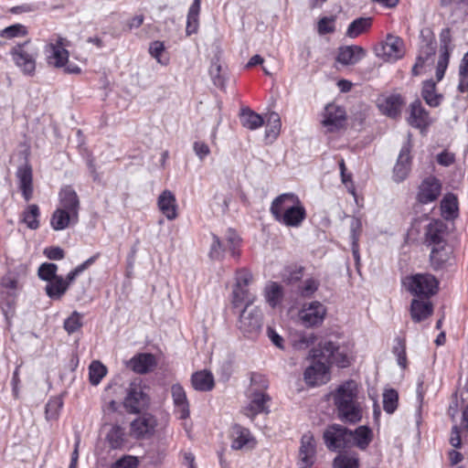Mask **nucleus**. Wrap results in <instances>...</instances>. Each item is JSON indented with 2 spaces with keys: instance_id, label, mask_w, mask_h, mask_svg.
I'll list each match as a JSON object with an SVG mask.
<instances>
[{
  "instance_id": "2",
  "label": "nucleus",
  "mask_w": 468,
  "mask_h": 468,
  "mask_svg": "<svg viewBox=\"0 0 468 468\" xmlns=\"http://www.w3.org/2000/svg\"><path fill=\"white\" fill-rule=\"evenodd\" d=\"M273 218L286 227L298 228L306 218V210L298 196L283 193L276 197L270 207Z\"/></svg>"
},
{
  "instance_id": "16",
  "label": "nucleus",
  "mask_w": 468,
  "mask_h": 468,
  "mask_svg": "<svg viewBox=\"0 0 468 468\" xmlns=\"http://www.w3.org/2000/svg\"><path fill=\"white\" fill-rule=\"evenodd\" d=\"M411 145L410 141L403 144L400 149L397 163L393 169L394 181L399 183L406 179L410 170L411 156H410Z\"/></svg>"
},
{
  "instance_id": "27",
  "label": "nucleus",
  "mask_w": 468,
  "mask_h": 468,
  "mask_svg": "<svg viewBox=\"0 0 468 468\" xmlns=\"http://www.w3.org/2000/svg\"><path fill=\"white\" fill-rule=\"evenodd\" d=\"M433 306L430 301L413 299L410 303V316L415 323H420L432 314Z\"/></svg>"
},
{
  "instance_id": "48",
  "label": "nucleus",
  "mask_w": 468,
  "mask_h": 468,
  "mask_svg": "<svg viewBox=\"0 0 468 468\" xmlns=\"http://www.w3.org/2000/svg\"><path fill=\"white\" fill-rule=\"evenodd\" d=\"M303 267L292 264L284 268L282 277L283 282L292 284L299 282L303 276Z\"/></svg>"
},
{
  "instance_id": "32",
  "label": "nucleus",
  "mask_w": 468,
  "mask_h": 468,
  "mask_svg": "<svg viewBox=\"0 0 468 468\" xmlns=\"http://www.w3.org/2000/svg\"><path fill=\"white\" fill-rule=\"evenodd\" d=\"M73 224V216L72 213L67 211L66 209H61L58 207L52 214L50 219V225L55 230H62L69 227V225Z\"/></svg>"
},
{
  "instance_id": "23",
  "label": "nucleus",
  "mask_w": 468,
  "mask_h": 468,
  "mask_svg": "<svg viewBox=\"0 0 468 468\" xmlns=\"http://www.w3.org/2000/svg\"><path fill=\"white\" fill-rule=\"evenodd\" d=\"M230 437L233 450H241L253 441L250 430L237 423L231 427Z\"/></svg>"
},
{
  "instance_id": "51",
  "label": "nucleus",
  "mask_w": 468,
  "mask_h": 468,
  "mask_svg": "<svg viewBox=\"0 0 468 468\" xmlns=\"http://www.w3.org/2000/svg\"><path fill=\"white\" fill-rule=\"evenodd\" d=\"M212 243L209 250V258L215 261H220L224 257V252L228 250V247L224 241L216 234H212Z\"/></svg>"
},
{
  "instance_id": "42",
  "label": "nucleus",
  "mask_w": 468,
  "mask_h": 468,
  "mask_svg": "<svg viewBox=\"0 0 468 468\" xmlns=\"http://www.w3.org/2000/svg\"><path fill=\"white\" fill-rule=\"evenodd\" d=\"M200 12V4L196 2L192 3L189 7L186 18V36H191L192 34H196L198 29V16Z\"/></svg>"
},
{
  "instance_id": "53",
  "label": "nucleus",
  "mask_w": 468,
  "mask_h": 468,
  "mask_svg": "<svg viewBox=\"0 0 468 468\" xmlns=\"http://www.w3.org/2000/svg\"><path fill=\"white\" fill-rule=\"evenodd\" d=\"M58 269V265L55 263L44 262L38 267L37 276L42 281L52 282L59 276L57 274Z\"/></svg>"
},
{
  "instance_id": "39",
  "label": "nucleus",
  "mask_w": 468,
  "mask_h": 468,
  "mask_svg": "<svg viewBox=\"0 0 468 468\" xmlns=\"http://www.w3.org/2000/svg\"><path fill=\"white\" fill-rule=\"evenodd\" d=\"M372 25L371 17H358L353 20L347 27L346 36L355 38L366 32Z\"/></svg>"
},
{
  "instance_id": "30",
  "label": "nucleus",
  "mask_w": 468,
  "mask_h": 468,
  "mask_svg": "<svg viewBox=\"0 0 468 468\" xmlns=\"http://www.w3.org/2000/svg\"><path fill=\"white\" fill-rule=\"evenodd\" d=\"M445 226L442 222L430 223L427 227L426 240L434 247H443Z\"/></svg>"
},
{
  "instance_id": "44",
  "label": "nucleus",
  "mask_w": 468,
  "mask_h": 468,
  "mask_svg": "<svg viewBox=\"0 0 468 468\" xmlns=\"http://www.w3.org/2000/svg\"><path fill=\"white\" fill-rule=\"evenodd\" d=\"M100 257V253H96L95 255L91 256L88 260H86L81 264L78 265L76 268H74L72 271H70L66 278L64 279V283L66 284V288L69 289L70 284L76 280V278L82 273L85 270L90 268L96 260Z\"/></svg>"
},
{
  "instance_id": "41",
  "label": "nucleus",
  "mask_w": 468,
  "mask_h": 468,
  "mask_svg": "<svg viewBox=\"0 0 468 468\" xmlns=\"http://www.w3.org/2000/svg\"><path fill=\"white\" fill-rule=\"evenodd\" d=\"M39 216L40 211L38 206L36 204L28 205L22 213V222L30 229H37L39 228Z\"/></svg>"
},
{
  "instance_id": "52",
  "label": "nucleus",
  "mask_w": 468,
  "mask_h": 468,
  "mask_svg": "<svg viewBox=\"0 0 468 468\" xmlns=\"http://www.w3.org/2000/svg\"><path fill=\"white\" fill-rule=\"evenodd\" d=\"M315 337L313 334H306L304 332L297 333L292 338V344L294 349L303 350L307 349L314 343Z\"/></svg>"
},
{
  "instance_id": "45",
  "label": "nucleus",
  "mask_w": 468,
  "mask_h": 468,
  "mask_svg": "<svg viewBox=\"0 0 468 468\" xmlns=\"http://www.w3.org/2000/svg\"><path fill=\"white\" fill-rule=\"evenodd\" d=\"M63 407L61 396L52 397L48 399L45 407V415L48 420H56L59 417L60 410Z\"/></svg>"
},
{
  "instance_id": "60",
  "label": "nucleus",
  "mask_w": 468,
  "mask_h": 468,
  "mask_svg": "<svg viewBox=\"0 0 468 468\" xmlns=\"http://www.w3.org/2000/svg\"><path fill=\"white\" fill-rule=\"evenodd\" d=\"M395 346L392 348L393 354L398 358V363L399 366L405 367H406V344L405 340L401 337H397L395 339Z\"/></svg>"
},
{
  "instance_id": "5",
  "label": "nucleus",
  "mask_w": 468,
  "mask_h": 468,
  "mask_svg": "<svg viewBox=\"0 0 468 468\" xmlns=\"http://www.w3.org/2000/svg\"><path fill=\"white\" fill-rule=\"evenodd\" d=\"M324 440L331 452H339L354 446L353 431L336 423L329 425L324 431Z\"/></svg>"
},
{
  "instance_id": "37",
  "label": "nucleus",
  "mask_w": 468,
  "mask_h": 468,
  "mask_svg": "<svg viewBox=\"0 0 468 468\" xmlns=\"http://www.w3.org/2000/svg\"><path fill=\"white\" fill-rule=\"evenodd\" d=\"M49 54L47 57L48 63L56 68H62L68 62L69 51L62 47H48Z\"/></svg>"
},
{
  "instance_id": "21",
  "label": "nucleus",
  "mask_w": 468,
  "mask_h": 468,
  "mask_svg": "<svg viewBox=\"0 0 468 468\" xmlns=\"http://www.w3.org/2000/svg\"><path fill=\"white\" fill-rule=\"evenodd\" d=\"M366 56V50L356 45L340 47L336 61L344 66L355 65Z\"/></svg>"
},
{
  "instance_id": "17",
  "label": "nucleus",
  "mask_w": 468,
  "mask_h": 468,
  "mask_svg": "<svg viewBox=\"0 0 468 468\" xmlns=\"http://www.w3.org/2000/svg\"><path fill=\"white\" fill-rule=\"evenodd\" d=\"M58 197L61 206L59 208L71 212L73 224L77 223L79 219L80 199L76 191L71 186H65L60 189Z\"/></svg>"
},
{
  "instance_id": "24",
  "label": "nucleus",
  "mask_w": 468,
  "mask_h": 468,
  "mask_svg": "<svg viewBox=\"0 0 468 468\" xmlns=\"http://www.w3.org/2000/svg\"><path fill=\"white\" fill-rule=\"evenodd\" d=\"M335 348V343L332 341L324 340L319 343L316 348L311 350V357L314 361H320L325 367L331 366V360Z\"/></svg>"
},
{
  "instance_id": "61",
  "label": "nucleus",
  "mask_w": 468,
  "mask_h": 468,
  "mask_svg": "<svg viewBox=\"0 0 468 468\" xmlns=\"http://www.w3.org/2000/svg\"><path fill=\"white\" fill-rule=\"evenodd\" d=\"M443 247H433L431 251V262L435 270L442 268L443 264L447 261V256L442 252Z\"/></svg>"
},
{
  "instance_id": "8",
  "label": "nucleus",
  "mask_w": 468,
  "mask_h": 468,
  "mask_svg": "<svg viewBox=\"0 0 468 468\" xmlns=\"http://www.w3.org/2000/svg\"><path fill=\"white\" fill-rule=\"evenodd\" d=\"M0 286V305L3 312L6 314L15 308L18 281L13 275H5L2 278Z\"/></svg>"
},
{
  "instance_id": "43",
  "label": "nucleus",
  "mask_w": 468,
  "mask_h": 468,
  "mask_svg": "<svg viewBox=\"0 0 468 468\" xmlns=\"http://www.w3.org/2000/svg\"><path fill=\"white\" fill-rule=\"evenodd\" d=\"M209 75L213 80V83L218 88L223 90L226 86L227 73L226 69L218 63V59L212 61L209 68Z\"/></svg>"
},
{
  "instance_id": "7",
  "label": "nucleus",
  "mask_w": 468,
  "mask_h": 468,
  "mask_svg": "<svg viewBox=\"0 0 468 468\" xmlns=\"http://www.w3.org/2000/svg\"><path fill=\"white\" fill-rule=\"evenodd\" d=\"M403 40L392 35H388L385 41L375 48V53L384 61L394 62L404 56Z\"/></svg>"
},
{
  "instance_id": "25",
  "label": "nucleus",
  "mask_w": 468,
  "mask_h": 468,
  "mask_svg": "<svg viewBox=\"0 0 468 468\" xmlns=\"http://www.w3.org/2000/svg\"><path fill=\"white\" fill-rule=\"evenodd\" d=\"M171 393L174 404L180 412V419H187L190 414L189 403L184 388L180 384H174L171 388Z\"/></svg>"
},
{
  "instance_id": "50",
  "label": "nucleus",
  "mask_w": 468,
  "mask_h": 468,
  "mask_svg": "<svg viewBox=\"0 0 468 468\" xmlns=\"http://www.w3.org/2000/svg\"><path fill=\"white\" fill-rule=\"evenodd\" d=\"M224 242L226 243L228 250L231 252L232 257L239 258L240 256L239 247L240 245L241 239L234 229H229L227 230Z\"/></svg>"
},
{
  "instance_id": "62",
  "label": "nucleus",
  "mask_w": 468,
  "mask_h": 468,
  "mask_svg": "<svg viewBox=\"0 0 468 468\" xmlns=\"http://www.w3.org/2000/svg\"><path fill=\"white\" fill-rule=\"evenodd\" d=\"M333 356H334V357H332L331 365L335 364L339 367H346L349 366V360H348L346 354L335 343Z\"/></svg>"
},
{
  "instance_id": "11",
  "label": "nucleus",
  "mask_w": 468,
  "mask_h": 468,
  "mask_svg": "<svg viewBox=\"0 0 468 468\" xmlns=\"http://www.w3.org/2000/svg\"><path fill=\"white\" fill-rule=\"evenodd\" d=\"M250 401L244 409V414L253 420L257 415L270 413L268 403L271 401V397L261 390H251L248 395Z\"/></svg>"
},
{
  "instance_id": "12",
  "label": "nucleus",
  "mask_w": 468,
  "mask_h": 468,
  "mask_svg": "<svg viewBox=\"0 0 468 468\" xmlns=\"http://www.w3.org/2000/svg\"><path fill=\"white\" fill-rule=\"evenodd\" d=\"M441 191V184L435 176L424 178L419 186L417 200L420 204H429L435 201Z\"/></svg>"
},
{
  "instance_id": "33",
  "label": "nucleus",
  "mask_w": 468,
  "mask_h": 468,
  "mask_svg": "<svg viewBox=\"0 0 468 468\" xmlns=\"http://www.w3.org/2000/svg\"><path fill=\"white\" fill-rule=\"evenodd\" d=\"M354 436V446H356L360 450H366L373 440L372 430L366 425L357 427L353 431Z\"/></svg>"
},
{
  "instance_id": "26",
  "label": "nucleus",
  "mask_w": 468,
  "mask_h": 468,
  "mask_svg": "<svg viewBox=\"0 0 468 468\" xmlns=\"http://www.w3.org/2000/svg\"><path fill=\"white\" fill-rule=\"evenodd\" d=\"M403 105V97L396 93L386 97L380 104V109L387 116L396 119L400 115Z\"/></svg>"
},
{
  "instance_id": "9",
  "label": "nucleus",
  "mask_w": 468,
  "mask_h": 468,
  "mask_svg": "<svg viewBox=\"0 0 468 468\" xmlns=\"http://www.w3.org/2000/svg\"><path fill=\"white\" fill-rule=\"evenodd\" d=\"M29 41L16 44L10 51V54L16 65L23 71L24 74L33 75L36 69L37 54L27 50L25 48Z\"/></svg>"
},
{
  "instance_id": "57",
  "label": "nucleus",
  "mask_w": 468,
  "mask_h": 468,
  "mask_svg": "<svg viewBox=\"0 0 468 468\" xmlns=\"http://www.w3.org/2000/svg\"><path fill=\"white\" fill-rule=\"evenodd\" d=\"M268 122L271 123V125H267L265 136L266 138L271 137L272 139H275L278 136L281 129V120L279 114L276 112L270 113Z\"/></svg>"
},
{
  "instance_id": "59",
  "label": "nucleus",
  "mask_w": 468,
  "mask_h": 468,
  "mask_svg": "<svg viewBox=\"0 0 468 468\" xmlns=\"http://www.w3.org/2000/svg\"><path fill=\"white\" fill-rule=\"evenodd\" d=\"M165 50V45L164 42L155 40L150 44L149 47V53L150 55L154 58L158 63L165 66L168 64L169 59L168 58H163L162 54Z\"/></svg>"
},
{
  "instance_id": "64",
  "label": "nucleus",
  "mask_w": 468,
  "mask_h": 468,
  "mask_svg": "<svg viewBox=\"0 0 468 468\" xmlns=\"http://www.w3.org/2000/svg\"><path fill=\"white\" fill-rule=\"evenodd\" d=\"M137 458L134 456L126 455L112 463V468H137Z\"/></svg>"
},
{
  "instance_id": "35",
  "label": "nucleus",
  "mask_w": 468,
  "mask_h": 468,
  "mask_svg": "<svg viewBox=\"0 0 468 468\" xmlns=\"http://www.w3.org/2000/svg\"><path fill=\"white\" fill-rule=\"evenodd\" d=\"M441 209L446 219L454 218L458 215V199L452 193L446 194L441 201Z\"/></svg>"
},
{
  "instance_id": "49",
  "label": "nucleus",
  "mask_w": 468,
  "mask_h": 468,
  "mask_svg": "<svg viewBox=\"0 0 468 468\" xmlns=\"http://www.w3.org/2000/svg\"><path fill=\"white\" fill-rule=\"evenodd\" d=\"M399 393L394 388L386 389L383 393V409L388 414H392L398 408Z\"/></svg>"
},
{
  "instance_id": "54",
  "label": "nucleus",
  "mask_w": 468,
  "mask_h": 468,
  "mask_svg": "<svg viewBox=\"0 0 468 468\" xmlns=\"http://www.w3.org/2000/svg\"><path fill=\"white\" fill-rule=\"evenodd\" d=\"M334 468H359V459L356 455L338 454L333 462Z\"/></svg>"
},
{
  "instance_id": "36",
  "label": "nucleus",
  "mask_w": 468,
  "mask_h": 468,
  "mask_svg": "<svg viewBox=\"0 0 468 468\" xmlns=\"http://www.w3.org/2000/svg\"><path fill=\"white\" fill-rule=\"evenodd\" d=\"M232 304L235 308L245 303V306L251 308L255 296L246 287L234 286L232 292Z\"/></svg>"
},
{
  "instance_id": "38",
  "label": "nucleus",
  "mask_w": 468,
  "mask_h": 468,
  "mask_svg": "<svg viewBox=\"0 0 468 468\" xmlns=\"http://www.w3.org/2000/svg\"><path fill=\"white\" fill-rule=\"evenodd\" d=\"M240 122L244 127L250 130L258 129L264 123L262 116L249 108L241 111Z\"/></svg>"
},
{
  "instance_id": "47",
  "label": "nucleus",
  "mask_w": 468,
  "mask_h": 468,
  "mask_svg": "<svg viewBox=\"0 0 468 468\" xmlns=\"http://www.w3.org/2000/svg\"><path fill=\"white\" fill-rule=\"evenodd\" d=\"M107 373L106 367L100 361H92L89 367V378L93 386H97Z\"/></svg>"
},
{
  "instance_id": "46",
  "label": "nucleus",
  "mask_w": 468,
  "mask_h": 468,
  "mask_svg": "<svg viewBox=\"0 0 468 468\" xmlns=\"http://www.w3.org/2000/svg\"><path fill=\"white\" fill-rule=\"evenodd\" d=\"M283 296L282 287L275 282H271L265 288V298L267 303L271 306L275 307L280 303Z\"/></svg>"
},
{
  "instance_id": "22",
  "label": "nucleus",
  "mask_w": 468,
  "mask_h": 468,
  "mask_svg": "<svg viewBox=\"0 0 468 468\" xmlns=\"http://www.w3.org/2000/svg\"><path fill=\"white\" fill-rule=\"evenodd\" d=\"M158 207L168 220L177 218V205L175 195L170 190H164L158 197Z\"/></svg>"
},
{
  "instance_id": "4",
  "label": "nucleus",
  "mask_w": 468,
  "mask_h": 468,
  "mask_svg": "<svg viewBox=\"0 0 468 468\" xmlns=\"http://www.w3.org/2000/svg\"><path fill=\"white\" fill-rule=\"evenodd\" d=\"M403 283L412 295L420 299H429L434 295L439 284L437 279L429 273H417L406 277Z\"/></svg>"
},
{
  "instance_id": "29",
  "label": "nucleus",
  "mask_w": 468,
  "mask_h": 468,
  "mask_svg": "<svg viewBox=\"0 0 468 468\" xmlns=\"http://www.w3.org/2000/svg\"><path fill=\"white\" fill-rule=\"evenodd\" d=\"M429 113L417 99L410 104V124L415 127H422L428 124Z\"/></svg>"
},
{
  "instance_id": "55",
  "label": "nucleus",
  "mask_w": 468,
  "mask_h": 468,
  "mask_svg": "<svg viewBox=\"0 0 468 468\" xmlns=\"http://www.w3.org/2000/svg\"><path fill=\"white\" fill-rule=\"evenodd\" d=\"M82 317L83 315L81 314L74 311L67 319H65L63 327L68 334L71 335L82 327Z\"/></svg>"
},
{
  "instance_id": "63",
  "label": "nucleus",
  "mask_w": 468,
  "mask_h": 468,
  "mask_svg": "<svg viewBox=\"0 0 468 468\" xmlns=\"http://www.w3.org/2000/svg\"><path fill=\"white\" fill-rule=\"evenodd\" d=\"M235 279V286L247 287L252 281V274L246 268L238 269L236 271Z\"/></svg>"
},
{
  "instance_id": "15",
  "label": "nucleus",
  "mask_w": 468,
  "mask_h": 468,
  "mask_svg": "<svg viewBox=\"0 0 468 468\" xmlns=\"http://www.w3.org/2000/svg\"><path fill=\"white\" fill-rule=\"evenodd\" d=\"M156 419L151 415H143L131 423V434L137 440L149 438L154 432Z\"/></svg>"
},
{
  "instance_id": "13",
  "label": "nucleus",
  "mask_w": 468,
  "mask_h": 468,
  "mask_svg": "<svg viewBox=\"0 0 468 468\" xmlns=\"http://www.w3.org/2000/svg\"><path fill=\"white\" fill-rule=\"evenodd\" d=\"M326 314V308L318 301L312 302L307 307H303L299 314L303 324L306 327L321 324Z\"/></svg>"
},
{
  "instance_id": "40",
  "label": "nucleus",
  "mask_w": 468,
  "mask_h": 468,
  "mask_svg": "<svg viewBox=\"0 0 468 468\" xmlns=\"http://www.w3.org/2000/svg\"><path fill=\"white\" fill-rule=\"evenodd\" d=\"M106 441L111 449H121L125 441L124 429L120 425H113L106 435Z\"/></svg>"
},
{
  "instance_id": "56",
  "label": "nucleus",
  "mask_w": 468,
  "mask_h": 468,
  "mask_svg": "<svg viewBox=\"0 0 468 468\" xmlns=\"http://www.w3.org/2000/svg\"><path fill=\"white\" fill-rule=\"evenodd\" d=\"M351 239H352V254L356 263L360 261L359 249H358V233L357 230L361 228V223L358 218H354L351 221Z\"/></svg>"
},
{
  "instance_id": "19",
  "label": "nucleus",
  "mask_w": 468,
  "mask_h": 468,
  "mask_svg": "<svg viewBox=\"0 0 468 468\" xmlns=\"http://www.w3.org/2000/svg\"><path fill=\"white\" fill-rule=\"evenodd\" d=\"M16 177L22 196L24 199L28 202L33 197V173L31 165L26 163L18 166Z\"/></svg>"
},
{
  "instance_id": "6",
  "label": "nucleus",
  "mask_w": 468,
  "mask_h": 468,
  "mask_svg": "<svg viewBox=\"0 0 468 468\" xmlns=\"http://www.w3.org/2000/svg\"><path fill=\"white\" fill-rule=\"evenodd\" d=\"M238 328L244 337L255 340L262 328V313L260 308L245 306L239 318Z\"/></svg>"
},
{
  "instance_id": "20",
  "label": "nucleus",
  "mask_w": 468,
  "mask_h": 468,
  "mask_svg": "<svg viewBox=\"0 0 468 468\" xmlns=\"http://www.w3.org/2000/svg\"><path fill=\"white\" fill-rule=\"evenodd\" d=\"M328 371V367L324 366L322 362L313 360L312 365L303 372V379L310 387L318 386L325 382Z\"/></svg>"
},
{
  "instance_id": "58",
  "label": "nucleus",
  "mask_w": 468,
  "mask_h": 468,
  "mask_svg": "<svg viewBox=\"0 0 468 468\" xmlns=\"http://www.w3.org/2000/svg\"><path fill=\"white\" fill-rule=\"evenodd\" d=\"M27 34V30L25 26L21 24H14L3 29L0 36L5 38H14L16 37H24Z\"/></svg>"
},
{
  "instance_id": "31",
  "label": "nucleus",
  "mask_w": 468,
  "mask_h": 468,
  "mask_svg": "<svg viewBox=\"0 0 468 468\" xmlns=\"http://www.w3.org/2000/svg\"><path fill=\"white\" fill-rule=\"evenodd\" d=\"M436 82L433 80H427L422 83L421 96L425 102L431 107H437L441 104V94L435 92Z\"/></svg>"
},
{
  "instance_id": "34",
  "label": "nucleus",
  "mask_w": 468,
  "mask_h": 468,
  "mask_svg": "<svg viewBox=\"0 0 468 468\" xmlns=\"http://www.w3.org/2000/svg\"><path fill=\"white\" fill-rule=\"evenodd\" d=\"M67 291L62 276L56 277L52 282H48L45 287L46 294L52 300L61 299Z\"/></svg>"
},
{
  "instance_id": "28",
  "label": "nucleus",
  "mask_w": 468,
  "mask_h": 468,
  "mask_svg": "<svg viewBox=\"0 0 468 468\" xmlns=\"http://www.w3.org/2000/svg\"><path fill=\"white\" fill-rule=\"evenodd\" d=\"M193 388L198 391H209L214 388V377L209 371L195 372L191 377Z\"/></svg>"
},
{
  "instance_id": "14",
  "label": "nucleus",
  "mask_w": 468,
  "mask_h": 468,
  "mask_svg": "<svg viewBox=\"0 0 468 468\" xmlns=\"http://www.w3.org/2000/svg\"><path fill=\"white\" fill-rule=\"evenodd\" d=\"M316 446L311 432L304 433L301 438L299 449V467L311 468L315 460Z\"/></svg>"
},
{
  "instance_id": "10",
  "label": "nucleus",
  "mask_w": 468,
  "mask_h": 468,
  "mask_svg": "<svg viewBox=\"0 0 468 468\" xmlns=\"http://www.w3.org/2000/svg\"><path fill=\"white\" fill-rule=\"evenodd\" d=\"M346 113L343 107L329 103L324 108L322 123L330 133L336 132L346 125Z\"/></svg>"
},
{
  "instance_id": "1",
  "label": "nucleus",
  "mask_w": 468,
  "mask_h": 468,
  "mask_svg": "<svg viewBox=\"0 0 468 468\" xmlns=\"http://www.w3.org/2000/svg\"><path fill=\"white\" fill-rule=\"evenodd\" d=\"M358 388L355 380L338 386L333 394L336 417L346 424H356L362 420V409L357 401Z\"/></svg>"
},
{
  "instance_id": "3",
  "label": "nucleus",
  "mask_w": 468,
  "mask_h": 468,
  "mask_svg": "<svg viewBox=\"0 0 468 468\" xmlns=\"http://www.w3.org/2000/svg\"><path fill=\"white\" fill-rule=\"evenodd\" d=\"M148 387L143 383L141 378H134L127 388V394L123 400V407L130 414H139L148 409L150 397L145 389Z\"/></svg>"
},
{
  "instance_id": "18",
  "label": "nucleus",
  "mask_w": 468,
  "mask_h": 468,
  "mask_svg": "<svg viewBox=\"0 0 468 468\" xmlns=\"http://www.w3.org/2000/svg\"><path fill=\"white\" fill-rule=\"evenodd\" d=\"M157 366L154 355L151 353H138L127 363V367L137 374H147Z\"/></svg>"
}]
</instances>
